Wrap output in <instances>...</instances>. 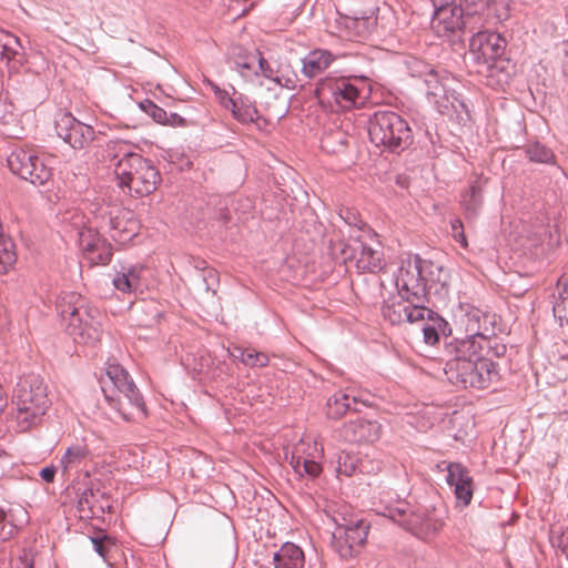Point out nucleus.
Here are the masks:
<instances>
[{"label":"nucleus","instance_id":"dca6fc26","mask_svg":"<svg viewBox=\"0 0 568 568\" xmlns=\"http://www.w3.org/2000/svg\"><path fill=\"white\" fill-rule=\"evenodd\" d=\"M494 324L495 315L471 305L462 306L456 315V325L466 338L493 342Z\"/></svg>","mask_w":568,"mask_h":568},{"label":"nucleus","instance_id":"6e6d98bb","mask_svg":"<svg viewBox=\"0 0 568 568\" xmlns=\"http://www.w3.org/2000/svg\"><path fill=\"white\" fill-rule=\"evenodd\" d=\"M559 547L562 555H565L566 559L568 560V531L562 532L559 540Z\"/></svg>","mask_w":568,"mask_h":568},{"label":"nucleus","instance_id":"4be33fe9","mask_svg":"<svg viewBox=\"0 0 568 568\" xmlns=\"http://www.w3.org/2000/svg\"><path fill=\"white\" fill-rule=\"evenodd\" d=\"M77 509L81 519L92 518L104 511H111L108 494L99 484L91 483L78 496Z\"/></svg>","mask_w":568,"mask_h":568},{"label":"nucleus","instance_id":"ea45409f","mask_svg":"<svg viewBox=\"0 0 568 568\" xmlns=\"http://www.w3.org/2000/svg\"><path fill=\"white\" fill-rule=\"evenodd\" d=\"M17 254L11 239L0 235V274L7 273L16 263Z\"/></svg>","mask_w":568,"mask_h":568},{"label":"nucleus","instance_id":"864d4df0","mask_svg":"<svg viewBox=\"0 0 568 568\" xmlns=\"http://www.w3.org/2000/svg\"><path fill=\"white\" fill-rule=\"evenodd\" d=\"M186 120L178 113H168V121L164 123L171 126H184Z\"/></svg>","mask_w":568,"mask_h":568},{"label":"nucleus","instance_id":"052dcab7","mask_svg":"<svg viewBox=\"0 0 568 568\" xmlns=\"http://www.w3.org/2000/svg\"><path fill=\"white\" fill-rule=\"evenodd\" d=\"M312 449H313V452H314V453H318V449H317L316 445H314V446L312 447Z\"/></svg>","mask_w":568,"mask_h":568},{"label":"nucleus","instance_id":"c03bdc74","mask_svg":"<svg viewBox=\"0 0 568 568\" xmlns=\"http://www.w3.org/2000/svg\"><path fill=\"white\" fill-rule=\"evenodd\" d=\"M270 363V357L264 352H258L254 348H247L246 357L244 359V364L250 368H262L266 367Z\"/></svg>","mask_w":568,"mask_h":568},{"label":"nucleus","instance_id":"603ef678","mask_svg":"<svg viewBox=\"0 0 568 568\" xmlns=\"http://www.w3.org/2000/svg\"><path fill=\"white\" fill-rule=\"evenodd\" d=\"M209 85L211 87L212 91L214 92L215 94V98L217 99L219 103L222 105V98H229L231 94H232V91L231 89L227 90V89H221L217 84L213 83V82H209Z\"/></svg>","mask_w":568,"mask_h":568},{"label":"nucleus","instance_id":"c85d7f7f","mask_svg":"<svg viewBox=\"0 0 568 568\" xmlns=\"http://www.w3.org/2000/svg\"><path fill=\"white\" fill-rule=\"evenodd\" d=\"M144 267L141 265L122 266L114 275L112 284L121 293H136L141 290V277Z\"/></svg>","mask_w":568,"mask_h":568},{"label":"nucleus","instance_id":"aec40b11","mask_svg":"<svg viewBox=\"0 0 568 568\" xmlns=\"http://www.w3.org/2000/svg\"><path fill=\"white\" fill-rule=\"evenodd\" d=\"M78 235L83 256L91 264L105 265L111 261V245L98 231L91 227H83L79 231Z\"/></svg>","mask_w":568,"mask_h":568},{"label":"nucleus","instance_id":"a18cd8bd","mask_svg":"<svg viewBox=\"0 0 568 568\" xmlns=\"http://www.w3.org/2000/svg\"><path fill=\"white\" fill-rule=\"evenodd\" d=\"M426 313L429 315L432 312L424 306V303L407 301L405 322L416 323L423 321Z\"/></svg>","mask_w":568,"mask_h":568},{"label":"nucleus","instance_id":"6e6552de","mask_svg":"<svg viewBox=\"0 0 568 568\" xmlns=\"http://www.w3.org/2000/svg\"><path fill=\"white\" fill-rule=\"evenodd\" d=\"M367 132L372 143L399 153L413 143V132L408 122L395 111L378 110L367 121Z\"/></svg>","mask_w":568,"mask_h":568},{"label":"nucleus","instance_id":"37998d69","mask_svg":"<svg viewBox=\"0 0 568 568\" xmlns=\"http://www.w3.org/2000/svg\"><path fill=\"white\" fill-rule=\"evenodd\" d=\"M140 108L158 123L164 124L168 121V112L149 99L141 101Z\"/></svg>","mask_w":568,"mask_h":568},{"label":"nucleus","instance_id":"b1692460","mask_svg":"<svg viewBox=\"0 0 568 568\" xmlns=\"http://www.w3.org/2000/svg\"><path fill=\"white\" fill-rule=\"evenodd\" d=\"M368 399L358 397L353 390L339 389L327 398L326 416L339 419L351 410H359V406H367Z\"/></svg>","mask_w":568,"mask_h":568},{"label":"nucleus","instance_id":"3c124183","mask_svg":"<svg viewBox=\"0 0 568 568\" xmlns=\"http://www.w3.org/2000/svg\"><path fill=\"white\" fill-rule=\"evenodd\" d=\"M230 356L234 361H239L244 364V359L246 357L247 348H243L242 346L234 345L227 349Z\"/></svg>","mask_w":568,"mask_h":568},{"label":"nucleus","instance_id":"1a4fd4ad","mask_svg":"<svg viewBox=\"0 0 568 568\" xmlns=\"http://www.w3.org/2000/svg\"><path fill=\"white\" fill-rule=\"evenodd\" d=\"M97 227L108 231L110 236L120 244L131 241L139 230V223L132 211L110 197L95 199L90 204Z\"/></svg>","mask_w":568,"mask_h":568},{"label":"nucleus","instance_id":"09e8293b","mask_svg":"<svg viewBox=\"0 0 568 568\" xmlns=\"http://www.w3.org/2000/svg\"><path fill=\"white\" fill-rule=\"evenodd\" d=\"M258 69L262 71L263 75L277 84H282V77H273V70L266 62V60L258 53L257 58Z\"/></svg>","mask_w":568,"mask_h":568},{"label":"nucleus","instance_id":"9b49d317","mask_svg":"<svg viewBox=\"0 0 568 568\" xmlns=\"http://www.w3.org/2000/svg\"><path fill=\"white\" fill-rule=\"evenodd\" d=\"M454 373L447 375L450 383L463 388H488L498 379L497 364L486 356L475 362H463L454 366Z\"/></svg>","mask_w":568,"mask_h":568},{"label":"nucleus","instance_id":"4d7b16f0","mask_svg":"<svg viewBox=\"0 0 568 568\" xmlns=\"http://www.w3.org/2000/svg\"><path fill=\"white\" fill-rule=\"evenodd\" d=\"M281 85H283L287 89L294 90L296 88V81L291 78H287V79H285L284 82L282 81Z\"/></svg>","mask_w":568,"mask_h":568},{"label":"nucleus","instance_id":"f03ea898","mask_svg":"<svg viewBox=\"0 0 568 568\" xmlns=\"http://www.w3.org/2000/svg\"><path fill=\"white\" fill-rule=\"evenodd\" d=\"M376 513L387 517L420 539L436 535L444 525L446 514L442 501L425 498L415 505L400 499L395 491L379 493Z\"/></svg>","mask_w":568,"mask_h":568},{"label":"nucleus","instance_id":"393cba45","mask_svg":"<svg viewBox=\"0 0 568 568\" xmlns=\"http://www.w3.org/2000/svg\"><path fill=\"white\" fill-rule=\"evenodd\" d=\"M232 94L222 98V106L231 111L233 118L242 124L253 123L258 119V111L250 98L237 92L231 85Z\"/></svg>","mask_w":568,"mask_h":568},{"label":"nucleus","instance_id":"0eeeda50","mask_svg":"<svg viewBox=\"0 0 568 568\" xmlns=\"http://www.w3.org/2000/svg\"><path fill=\"white\" fill-rule=\"evenodd\" d=\"M364 77H345L329 73L321 79L314 94L318 103L332 112L351 110L364 102Z\"/></svg>","mask_w":568,"mask_h":568},{"label":"nucleus","instance_id":"79ce46f5","mask_svg":"<svg viewBox=\"0 0 568 568\" xmlns=\"http://www.w3.org/2000/svg\"><path fill=\"white\" fill-rule=\"evenodd\" d=\"M255 62H257L255 55L239 58L234 60V68L241 77L248 79L251 75L257 74Z\"/></svg>","mask_w":568,"mask_h":568},{"label":"nucleus","instance_id":"4468645a","mask_svg":"<svg viewBox=\"0 0 568 568\" xmlns=\"http://www.w3.org/2000/svg\"><path fill=\"white\" fill-rule=\"evenodd\" d=\"M423 260L416 255L414 260L403 261L395 274V286L399 298L425 302V283L423 282Z\"/></svg>","mask_w":568,"mask_h":568},{"label":"nucleus","instance_id":"412c9836","mask_svg":"<svg viewBox=\"0 0 568 568\" xmlns=\"http://www.w3.org/2000/svg\"><path fill=\"white\" fill-rule=\"evenodd\" d=\"M382 425L375 419L357 417L345 423L339 429V437L348 443H374L381 438Z\"/></svg>","mask_w":568,"mask_h":568},{"label":"nucleus","instance_id":"7ed1b4c3","mask_svg":"<svg viewBox=\"0 0 568 568\" xmlns=\"http://www.w3.org/2000/svg\"><path fill=\"white\" fill-rule=\"evenodd\" d=\"M64 329L78 344L94 345L102 336V315L77 292H64L57 301Z\"/></svg>","mask_w":568,"mask_h":568},{"label":"nucleus","instance_id":"f257e3e1","mask_svg":"<svg viewBox=\"0 0 568 568\" xmlns=\"http://www.w3.org/2000/svg\"><path fill=\"white\" fill-rule=\"evenodd\" d=\"M434 8L432 28L440 38L463 41L466 33L481 28L493 14L507 16L509 0H429Z\"/></svg>","mask_w":568,"mask_h":568},{"label":"nucleus","instance_id":"39448f33","mask_svg":"<svg viewBox=\"0 0 568 568\" xmlns=\"http://www.w3.org/2000/svg\"><path fill=\"white\" fill-rule=\"evenodd\" d=\"M50 405L47 386L38 375L19 379L13 390L11 418L18 432L38 426Z\"/></svg>","mask_w":568,"mask_h":568},{"label":"nucleus","instance_id":"9d476101","mask_svg":"<svg viewBox=\"0 0 568 568\" xmlns=\"http://www.w3.org/2000/svg\"><path fill=\"white\" fill-rule=\"evenodd\" d=\"M329 252L334 258H338L345 264L348 261H354L359 272L378 273L385 266L381 244L377 241H375V246L368 244L362 236L349 234V242L331 241Z\"/></svg>","mask_w":568,"mask_h":568},{"label":"nucleus","instance_id":"cd10ccee","mask_svg":"<svg viewBox=\"0 0 568 568\" xmlns=\"http://www.w3.org/2000/svg\"><path fill=\"white\" fill-rule=\"evenodd\" d=\"M337 55L326 49H314L302 59L301 72L307 79H313L328 69Z\"/></svg>","mask_w":568,"mask_h":568},{"label":"nucleus","instance_id":"e433bc0d","mask_svg":"<svg viewBox=\"0 0 568 568\" xmlns=\"http://www.w3.org/2000/svg\"><path fill=\"white\" fill-rule=\"evenodd\" d=\"M339 217L345 222V224L349 227V234L354 236H362L358 233H367L371 234V229L363 222L359 216V213L352 207H342L338 213Z\"/></svg>","mask_w":568,"mask_h":568},{"label":"nucleus","instance_id":"c9c22d12","mask_svg":"<svg viewBox=\"0 0 568 568\" xmlns=\"http://www.w3.org/2000/svg\"><path fill=\"white\" fill-rule=\"evenodd\" d=\"M407 300H398L396 297L388 298L383 303L382 315L392 325L405 322Z\"/></svg>","mask_w":568,"mask_h":568},{"label":"nucleus","instance_id":"2eb2a0df","mask_svg":"<svg viewBox=\"0 0 568 568\" xmlns=\"http://www.w3.org/2000/svg\"><path fill=\"white\" fill-rule=\"evenodd\" d=\"M426 87V98L435 109L442 114H448L452 111L456 113H468L467 105L455 90L448 89L447 84L443 82L438 74L429 69L424 79Z\"/></svg>","mask_w":568,"mask_h":568},{"label":"nucleus","instance_id":"473e14b6","mask_svg":"<svg viewBox=\"0 0 568 568\" xmlns=\"http://www.w3.org/2000/svg\"><path fill=\"white\" fill-rule=\"evenodd\" d=\"M314 457L315 456L312 453L306 456L300 455L298 449H296L291 455L290 465L297 475H306L310 478H316L322 473V466L314 459Z\"/></svg>","mask_w":568,"mask_h":568},{"label":"nucleus","instance_id":"bb28decb","mask_svg":"<svg viewBox=\"0 0 568 568\" xmlns=\"http://www.w3.org/2000/svg\"><path fill=\"white\" fill-rule=\"evenodd\" d=\"M0 61H6L14 69L26 62V48L21 40L2 30H0Z\"/></svg>","mask_w":568,"mask_h":568},{"label":"nucleus","instance_id":"a878e982","mask_svg":"<svg viewBox=\"0 0 568 568\" xmlns=\"http://www.w3.org/2000/svg\"><path fill=\"white\" fill-rule=\"evenodd\" d=\"M447 484L454 488L456 499L467 506L473 498V479L466 467L458 463H452L447 466Z\"/></svg>","mask_w":568,"mask_h":568},{"label":"nucleus","instance_id":"680f3d73","mask_svg":"<svg viewBox=\"0 0 568 568\" xmlns=\"http://www.w3.org/2000/svg\"><path fill=\"white\" fill-rule=\"evenodd\" d=\"M426 133L429 135V141H430L432 143H434V141H433V138H432L430 133H429L428 131H427Z\"/></svg>","mask_w":568,"mask_h":568},{"label":"nucleus","instance_id":"423d86ee","mask_svg":"<svg viewBox=\"0 0 568 568\" xmlns=\"http://www.w3.org/2000/svg\"><path fill=\"white\" fill-rule=\"evenodd\" d=\"M114 174L118 185L131 196H145L154 192L161 182V174L152 161L135 152L116 154Z\"/></svg>","mask_w":568,"mask_h":568},{"label":"nucleus","instance_id":"49530a36","mask_svg":"<svg viewBox=\"0 0 568 568\" xmlns=\"http://www.w3.org/2000/svg\"><path fill=\"white\" fill-rule=\"evenodd\" d=\"M90 540L97 554L106 560L109 550L114 545L112 539L106 534L100 532L90 537Z\"/></svg>","mask_w":568,"mask_h":568},{"label":"nucleus","instance_id":"7c9ffc66","mask_svg":"<svg viewBox=\"0 0 568 568\" xmlns=\"http://www.w3.org/2000/svg\"><path fill=\"white\" fill-rule=\"evenodd\" d=\"M273 564L274 568H304L305 555L298 545L286 541L273 554Z\"/></svg>","mask_w":568,"mask_h":568},{"label":"nucleus","instance_id":"2f4dec72","mask_svg":"<svg viewBox=\"0 0 568 568\" xmlns=\"http://www.w3.org/2000/svg\"><path fill=\"white\" fill-rule=\"evenodd\" d=\"M349 135L345 130L338 126L327 128L322 135L321 148L328 154L342 153L346 150Z\"/></svg>","mask_w":568,"mask_h":568},{"label":"nucleus","instance_id":"f704fd0d","mask_svg":"<svg viewBox=\"0 0 568 568\" xmlns=\"http://www.w3.org/2000/svg\"><path fill=\"white\" fill-rule=\"evenodd\" d=\"M424 342L428 345H435L439 341L440 334L447 337L452 329L449 324L442 317L430 318V323H426L422 327Z\"/></svg>","mask_w":568,"mask_h":568},{"label":"nucleus","instance_id":"a211bd4d","mask_svg":"<svg viewBox=\"0 0 568 568\" xmlns=\"http://www.w3.org/2000/svg\"><path fill=\"white\" fill-rule=\"evenodd\" d=\"M491 342L471 339L466 337H454L445 343V351L449 358L445 365L446 376L454 373L456 364L462 365L463 362H475L484 357V351L491 348Z\"/></svg>","mask_w":568,"mask_h":568},{"label":"nucleus","instance_id":"de8ad7c7","mask_svg":"<svg viewBox=\"0 0 568 568\" xmlns=\"http://www.w3.org/2000/svg\"><path fill=\"white\" fill-rule=\"evenodd\" d=\"M450 229L453 237L460 243L462 246H467L466 236L464 233L463 222L459 217H455L450 221Z\"/></svg>","mask_w":568,"mask_h":568},{"label":"nucleus","instance_id":"ddd939ff","mask_svg":"<svg viewBox=\"0 0 568 568\" xmlns=\"http://www.w3.org/2000/svg\"><path fill=\"white\" fill-rule=\"evenodd\" d=\"M480 29L469 32L471 36L468 57L477 67L490 69L493 63L505 54L507 41L498 32Z\"/></svg>","mask_w":568,"mask_h":568},{"label":"nucleus","instance_id":"bf43d9fd","mask_svg":"<svg viewBox=\"0 0 568 568\" xmlns=\"http://www.w3.org/2000/svg\"><path fill=\"white\" fill-rule=\"evenodd\" d=\"M506 351V346L505 345H500V347L496 346V354L499 355L500 352L504 353Z\"/></svg>","mask_w":568,"mask_h":568},{"label":"nucleus","instance_id":"8fccbe9b","mask_svg":"<svg viewBox=\"0 0 568 568\" xmlns=\"http://www.w3.org/2000/svg\"><path fill=\"white\" fill-rule=\"evenodd\" d=\"M13 568H33L32 551L29 549H23L17 561L13 564Z\"/></svg>","mask_w":568,"mask_h":568},{"label":"nucleus","instance_id":"5701e85b","mask_svg":"<svg viewBox=\"0 0 568 568\" xmlns=\"http://www.w3.org/2000/svg\"><path fill=\"white\" fill-rule=\"evenodd\" d=\"M423 282L425 283V298L435 295L445 298L448 295V271L443 266L427 260H423Z\"/></svg>","mask_w":568,"mask_h":568},{"label":"nucleus","instance_id":"c756f323","mask_svg":"<svg viewBox=\"0 0 568 568\" xmlns=\"http://www.w3.org/2000/svg\"><path fill=\"white\" fill-rule=\"evenodd\" d=\"M29 520L27 510L21 506H8V514L0 518V542L10 540Z\"/></svg>","mask_w":568,"mask_h":568},{"label":"nucleus","instance_id":"4c0bfd02","mask_svg":"<svg viewBox=\"0 0 568 568\" xmlns=\"http://www.w3.org/2000/svg\"><path fill=\"white\" fill-rule=\"evenodd\" d=\"M87 456L88 449L85 446L80 444L70 446L60 460L63 473H68L69 470L78 467Z\"/></svg>","mask_w":568,"mask_h":568},{"label":"nucleus","instance_id":"5fc2aeb1","mask_svg":"<svg viewBox=\"0 0 568 568\" xmlns=\"http://www.w3.org/2000/svg\"><path fill=\"white\" fill-rule=\"evenodd\" d=\"M55 473L57 468L54 466H47L40 470V477L45 483H52L54 480Z\"/></svg>","mask_w":568,"mask_h":568},{"label":"nucleus","instance_id":"f3484780","mask_svg":"<svg viewBox=\"0 0 568 568\" xmlns=\"http://www.w3.org/2000/svg\"><path fill=\"white\" fill-rule=\"evenodd\" d=\"M368 535V525L362 520H349L338 525L333 532V547L344 558H352L359 552Z\"/></svg>","mask_w":568,"mask_h":568},{"label":"nucleus","instance_id":"72a5a7b5","mask_svg":"<svg viewBox=\"0 0 568 568\" xmlns=\"http://www.w3.org/2000/svg\"><path fill=\"white\" fill-rule=\"evenodd\" d=\"M460 203L467 219H474L478 215L483 204V190L478 181L473 182L468 190L462 194Z\"/></svg>","mask_w":568,"mask_h":568},{"label":"nucleus","instance_id":"13d9d810","mask_svg":"<svg viewBox=\"0 0 568 568\" xmlns=\"http://www.w3.org/2000/svg\"><path fill=\"white\" fill-rule=\"evenodd\" d=\"M8 514V506H0V518L3 519Z\"/></svg>","mask_w":568,"mask_h":568},{"label":"nucleus","instance_id":"a19ab883","mask_svg":"<svg viewBox=\"0 0 568 568\" xmlns=\"http://www.w3.org/2000/svg\"><path fill=\"white\" fill-rule=\"evenodd\" d=\"M357 459L347 453H339L336 459V473L338 475L352 476L356 470Z\"/></svg>","mask_w":568,"mask_h":568},{"label":"nucleus","instance_id":"20e7f679","mask_svg":"<svg viewBox=\"0 0 568 568\" xmlns=\"http://www.w3.org/2000/svg\"><path fill=\"white\" fill-rule=\"evenodd\" d=\"M101 389L106 402L128 422L146 416L143 396L120 364H109L101 378Z\"/></svg>","mask_w":568,"mask_h":568},{"label":"nucleus","instance_id":"f8f14e48","mask_svg":"<svg viewBox=\"0 0 568 568\" xmlns=\"http://www.w3.org/2000/svg\"><path fill=\"white\" fill-rule=\"evenodd\" d=\"M7 164L13 174L36 186L44 185L52 176L51 169L32 150L18 146L12 149Z\"/></svg>","mask_w":568,"mask_h":568},{"label":"nucleus","instance_id":"58836bf2","mask_svg":"<svg viewBox=\"0 0 568 568\" xmlns=\"http://www.w3.org/2000/svg\"><path fill=\"white\" fill-rule=\"evenodd\" d=\"M525 153L531 162L552 164L555 163L554 152L540 142H531L525 146Z\"/></svg>","mask_w":568,"mask_h":568},{"label":"nucleus","instance_id":"6ab92c4d","mask_svg":"<svg viewBox=\"0 0 568 568\" xmlns=\"http://www.w3.org/2000/svg\"><path fill=\"white\" fill-rule=\"evenodd\" d=\"M55 132L74 150L88 148L94 139V129L75 119L71 113H61L54 123Z\"/></svg>","mask_w":568,"mask_h":568}]
</instances>
